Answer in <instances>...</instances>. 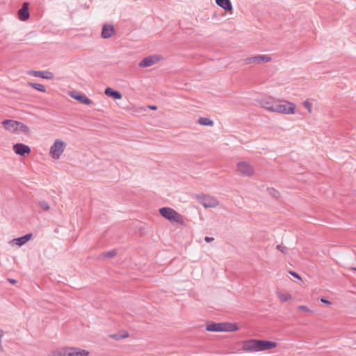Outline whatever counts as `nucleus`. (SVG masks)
Returning a JSON list of instances; mask_svg holds the SVG:
<instances>
[{"label":"nucleus","mask_w":356,"mask_h":356,"mask_svg":"<svg viewBox=\"0 0 356 356\" xmlns=\"http://www.w3.org/2000/svg\"><path fill=\"white\" fill-rule=\"evenodd\" d=\"M159 213L173 225H182L184 224V217L177 211L170 207L159 209Z\"/></svg>","instance_id":"nucleus-1"},{"label":"nucleus","mask_w":356,"mask_h":356,"mask_svg":"<svg viewBox=\"0 0 356 356\" xmlns=\"http://www.w3.org/2000/svg\"><path fill=\"white\" fill-rule=\"evenodd\" d=\"M206 330L209 332H234L238 330L236 324L225 323H212L207 325Z\"/></svg>","instance_id":"nucleus-2"},{"label":"nucleus","mask_w":356,"mask_h":356,"mask_svg":"<svg viewBox=\"0 0 356 356\" xmlns=\"http://www.w3.org/2000/svg\"><path fill=\"white\" fill-rule=\"evenodd\" d=\"M66 145V143L62 140H56L50 148L49 154L54 159H58L63 153Z\"/></svg>","instance_id":"nucleus-3"},{"label":"nucleus","mask_w":356,"mask_h":356,"mask_svg":"<svg viewBox=\"0 0 356 356\" xmlns=\"http://www.w3.org/2000/svg\"><path fill=\"white\" fill-rule=\"evenodd\" d=\"M236 170L243 177H252L254 174V167L247 161H240L236 165Z\"/></svg>","instance_id":"nucleus-4"},{"label":"nucleus","mask_w":356,"mask_h":356,"mask_svg":"<svg viewBox=\"0 0 356 356\" xmlns=\"http://www.w3.org/2000/svg\"><path fill=\"white\" fill-rule=\"evenodd\" d=\"M296 112V105L294 103L285 100L281 103L279 113L290 115L294 114Z\"/></svg>","instance_id":"nucleus-5"},{"label":"nucleus","mask_w":356,"mask_h":356,"mask_svg":"<svg viewBox=\"0 0 356 356\" xmlns=\"http://www.w3.org/2000/svg\"><path fill=\"white\" fill-rule=\"evenodd\" d=\"M159 60L160 57L159 56L151 55L144 58L141 61H140L138 67L140 68L149 67L157 63Z\"/></svg>","instance_id":"nucleus-6"},{"label":"nucleus","mask_w":356,"mask_h":356,"mask_svg":"<svg viewBox=\"0 0 356 356\" xmlns=\"http://www.w3.org/2000/svg\"><path fill=\"white\" fill-rule=\"evenodd\" d=\"M242 350L248 353L258 352V339L244 341L242 344Z\"/></svg>","instance_id":"nucleus-7"},{"label":"nucleus","mask_w":356,"mask_h":356,"mask_svg":"<svg viewBox=\"0 0 356 356\" xmlns=\"http://www.w3.org/2000/svg\"><path fill=\"white\" fill-rule=\"evenodd\" d=\"M271 60V58L266 55H258L256 56L247 58L243 60L245 64H251V63H268Z\"/></svg>","instance_id":"nucleus-8"},{"label":"nucleus","mask_w":356,"mask_h":356,"mask_svg":"<svg viewBox=\"0 0 356 356\" xmlns=\"http://www.w3.org/2000/svg\"><path fill=\"white\" fill-rule=\"evenodd\" d=\"M204 208H214L219 204L218 201L213 197L204 195L200 200Z\"/></svg>","instance_id":"nucleus-9"},{"label":"nucleus","mask_w":356,"mask_h":356,"mask_svg":"<svg viewBox=\"0 0 356 356\" xmlns=\"http://www.w3.org/2000/svg\"><path fill=\"white\" fill-rule=\"evenodd\" d=\"M28 74L40 77L44 79L51 80L54 79V74L49 71H34L30 70L27 72Z\"/></svg>","instance_id":"nucleus-10"},{"label":"nucleus","mask_w":356,"mask_h":356,"mask_svg":"<svg viewBox=\"0 0 356 356\" xmlns=\"http://www.w3.org/2000/svg\"><path fill=\"white\" fill-rule=\"evenodd\" d=\"M277 346L276 342L258 339V352L268 350L277 347Z\"/></svg>","instance_id":"nucleus-11"},{"label":"nucleus","mask_w":356,"mask_h":356,"mask_svg":"<svg viewBox=\"0 0 356 356\" xmlns=\"http://www.w3.org/2000/svg\"><path fill=\"white\" fill-rule=\"evenodd\" d=\"M13 149L15 154L20 156H24L25 154H28L31 152V148L23 143H17L14 145Z\"/></svg>","instance_id":"nucleus-12"},{"label":"nucleus","mask_w":356,"mask_h":356,"mask_svg":"<svg viewBox=\"0 0 356 356\" xmlns=\"http://www.w3.org/2000/svg\"><path fill=\"white\" fill-rule=\"evenodd\" d=\"M3 127L13 133H17V126L19 125V122L13 120H5L2 122Z\"/></svg>","instance_id":"nucleus-13"},{"label":"nucleus","mask_w":356,"mask_h":356,"mask_svg":"<svg viewBox=\"0 0 356 356\" xmlns=\"http://www.w3.org/2000/svg\"><path fill=\"white\" fill-rule=\"evenodd\" d=\"M70 96L72 98H73V99L77 100L78 102H79L83 104H86V105H90L92 103V102L89 98H88L86 96H85L76 91L71 92L70 93Z\"/></svg>","instance_id":"nucleus-14"},{"label":"nucleus","mask_w":356,"mask_h":356,"mask_svg":"<svg viewBox=\"0 0 356 356\" xmlns=\"http://www.w3.org/2000/svg\"><path fill=\"white\" fill-rule=\"evenodd\" d=\"M66 356H88L89 352L77 348H66Z\"/></svg>","instance_id":"nucleus-15"},{"label":"nucleus","mask_w":356,"mask_h":356,"mask_svg":"<svg viewBox=\"0 0 356 356\" xmlns=\"http://www.w3.org/2000/svg\"><path fill=\"white\" fill-rule=\"evenodd\" d=\"M277 99H275L272 97H266L260 101V104L264 108L268 111H271V109L274 106V104Z\"/></svg>","instance_id":"nucleus-16"},{"label":"nucleus","mask_w":356,"mask_h":356,"mask_svg":"<svg viewBox=\"0 0 356 356\" xmlns=\"http://www.w3.org/2000/svg\"><path fill=\"white\" fill-rule=\"evenodd\" d=\"M32 237L31 234H27L22 237L13 239L10 243L13 245L22 246L26 243Z\"/></svg>","instance_id":"nucleus-17"},{"label":"nucleus","mask_w":356,"mask_h":356,"mask_svg":"<svg viewBox=\"0 0 356 356\" xmlns=\"http://www.w3.org/2000/svg\"><path fill=\"white\" fill-rule=\"evenodd\" d=\"M19 19L22 21H26L29 18V3L24 2L21 9L18 11Z\"/></svg>","instance_id":"nucleus-18"},{"label":"nucleus","mask_w":356,"mask_h":356,"mask_svg":"<svg viewBox=\"0 0 356 356\" xmlns=\"http://www.w3.org/2000/svg\"><path fill=\"white\" fill-rule=\"evenodd\" d=\"M114 33V27L112 25L105 24L103 26L101 35L103 38H111Z\"/></svg>","instance_id":"nucleus-19"},{"label":"nucleus","mask_w":356,"mask_h":356,"mask_svg":"<svg viewBox=\"0 0 356 356\" xmlns=\"http://www.w3.org/2000/svg\"><path fill=\"white\" fill-rule=\"evenodd\" d=\"M216 3L225 11H232L233 9L230 0H216Z\"/></svg>","instance_id":"nucleus-20"},{"label":"nucleus","mask_w":356,"mask_h":356,"mask_svg":"<svg viewBox=\"0 0 356 356\" xmlns=\"http://www.w3.org/2000/svg\"><path fill=\"white\" fill-rule=\"evenodd\" d=\"M105 95L111 97L115 99H120L122 97V94L117 90H114L111 88H106L104 91Z\"/></svg>","instance_id":"nucleus-21"},{"label":"nucleus","mask_w":356,"mask_h":356,"mask_svg":"<svg viewBox=\"0 0 356 356\" xmlns=\"http://www.w3.org/2000/svg\"><path fill=\"white\" fill-rule=\"evenodd\" d=\"M129 332L126 330H121L118 333L115 334H111L108 335L109 338L113 339L116 341H119L122 339H125L129 337Z\"/></svg>","instance_id":"nucleus-22"},{"label":"nucleus","mask_w":356,"mask_h":356,"mask_svg":"<svg viewBox=\"0 0 356 356\" xmlns=\"http://www.w3.org/2000/svg\"><path fill=\"white\" fill-rule=\"evenodd\" d=\"M66 348H58L50 353L49 356H66Z\"/></svg>","instance_id":"nucleus-23"},{"label":"nucleus","mask_w":356,"mask_h":356,"mask_svg":"<svg viewBox=\"0 0 356 356\" xmlns=\"http://www.w3.org/2000/svg\"><path fill=\"white\" fill-rule=\"evenodd\" d=\"M28 85L31 86L33 88L38 90V91H40V92H46L45 87L43 85L40 84V83L29 82Z\"/></svg>","instance_id":"nucleus-24"},{"label":"nucleus","mask_w":356,"mask_h":356,"mask_svg":"<svg viewBox=\"0 0 356 356\" xmlns=\"http://www.w3.org/2000/svg\"><path fill=\"white\" fill-rule=\"evenodd\" d=\"M277 296L282 302H287L291 299V296L289 293H282L280 292H277Z\"/></svg>","instance_id":"nucleus-25"},{"label":"nucleus","mask_w":356,"mask_h":356,"mask_svg":"<svg viewBox=\"0 0 356 356\" xmlns=\"http://www.w3.org/2000/svg\"><path fill=\"white\" fill-rule=\"evenodd\" d=\"M284 102V99H277L276 100L275 103L274 104V106L272 108L270 112H274V113H279L280 108V104H281V103H283Z\"/></svg>","instance_id":"nucleus-26"},{"label":"nucleus","mask_w":356,"mask_h":356,"mask_svg":"<svg viewBox=\"0 0 356 356\" xmlns=\"http://www.w3.org/2000/svg\"><path fill=\"white\" fill-rule=\"evenodd\" d=\"M199 124L204 126H212L213 122L207 118H200L198 120Z\"/></svg>","instance_id":"nucleus-27"},{"label":"nucleus","mask_w":356,"mask_h":356,"mask_svg":"<svg viewBox=\"0 0 356 356\" xmlns=\"http://www.w3.org/2000/svg\"><path fill=\"white\" fill-rule=\"evenodd\" d=\"M17 132L28 134L29 132V128L24 124L19 122V125L17 126Z\"/></svg>","instance_id":"nucleus-28"},{"label":"nucleus","mask_w":356,"mask_h":356,"mask_svg":"<svg viewBox=\"0 0 356 356\" xmlns=\"http://www.w3.org/2000/svg\"><path fill=\"white\" fill-rule=\"evenodd\" d=\"M38 206L43 211H48L50 209L49 204L46 201L39 202Z\"/></svg>","instance_id":"nucleus-29"},{"label":"nucleus","mask_w":356,"mask_h":356,"mask_svg":"<svg viewBox=\"0 0 356 356\" xmlns=\"http://www.w3.org/2000/svg\"><path fill=\"white\" fill-rule=\"evenodd\" d=\"M302 105L308 111L309 113H312V104L309 100L304 101Z\"/></svg>","instance_id":"nucleus-30"},{"label":"nucleus","mask_w":356,"mask_h":356,"mask_svg":"<svg viewBox=\"0 0 356 356\" xmlns=\"http://www.w3.org/2000/svg\"><path fill=\"white\" fill-rule=\"evenodd\" d=\"M116 254H117L116 250H110V251H108L106 252H104L103 254V256L106 257L112 258V257H115Z\"/></svg>","instance_id":"nucleus-31"},{"label":"nucleus","mask_w":356,"mask_h":356,"mask_svg":"<svg viewBox=\"0 0 356 356\" xmlns=\"http://www.w3.org/2000/svg\"><path fill=\"white\" fill-rule=\"evenodd\" d=\"M269 192L274 197L278 198L280 193L277 191L274 188H270L269 189Z\"/></svg>","instance_id":"nucleus-32"},{"label":"nucleus","mask_w":356,"mask_h":356,"mask_svg":"<svg viewBox=\"0 0 356 356\" xmlns=\"http://www.w3.org/2000/svg\"><path fill=\"white\" fill-rule=\"evenodd\" d=\"M276 249L280 252H282V253H286V250H287V248L284 246H282V245H277L276 246Z\"/></svg>","instance_id":"nucleus-33"},{"label":"nucleus","mask_w":356,"mask_h":356,"mask_svg":"<svg viewBox=\"0 0 356 356\" xmlns=\"http://www.w3.org/2000/svg\"><path fill=\"white\" fill-rule=\"evenodd\" d=\"M3 335H4V332L3 331V330L0 329V351L3 350V346L1 345V339L3 337Z\"/></svg>","instance_id":"nucleus-34"},{"label":"nucleus","mask_w":356,"mask_h":356,"mask_svg":"<svg viewBox=\"0 0 356 356\" xmlns=\"http://www.w3.org/2000/svg\"><path fill=\"white\" fill-rule=\"evenodd\" d=\"M298 309L299 310H302V311H304V312H310V309L306 307V306H304V305H300L298 307Z\"/></svg>","instance_id":"nucleus-35"},{"label":"nucleus","mask_w":356,"mask_h":356,"mask_svg":"<svg viewBox=\"0 0 356 356\" xmlns=\"http://www.w3.org/2000/svg\"><path fill=\"white\" fill-rule=\"evenodd\" d=\"M213 240H214V238H212V237H209V236H206V237L204 238V241H205L206 242H207V243L212 242Z\"/></svg>","instance_id":"nucleus-36"},{"label":"nucleus","mask_w":356,"mask_h":356,"mask_svg":"<svg viewBox=\"0 0 356 356\" xmlns=\"http://www.w3.org/2000/svg\"><path fill=\"white\" fill-rule=\"evenodd\" d=\"M321 302H323V303H325V304H327V305H330L331 304V302L329 300H326V299H325L323 298H321Z\"/></svg>","instance_id":"nucleus-37"},{"label":"nucleus","mask_w":356,"mask_h":356,"mask_svg":"<svg viewBox=\"0 0 356 356\" xmlns=\"http://www.w3.org/2000/svg\"><path fill=\"white\" fill-rule=\"evenodd\" d=\"M290 274L292 275L293 277H297L298 279H300V277L298 275V273H295V272H293V271H290Z\"/></svg>","instance_id":"nucleus-38"},{"label":"nucleus","mask_w":356,"mask_h":356,"mask_svg":"<svg viewBox=\"0 0 356 356\" xmlns=\"http://www.w3.org/2000/svg\"><path fill=\"white\" fill-rule=\"evenodd\" d=\"M8 281L9 282L12 283V284H15L17 282V281L15 280H13V279H8Z\"/></svg>","instance_id":"nucleus-39"},{"label":"nucleus","mask_w":356,"mask_h":356,"mask_svg":"<svg viewBox=\"0 0 356 356\" xmlns=\"http://www.w3.org/2000/svg\"><path fill=\"white\" fill-rule=\"evenodd\" d=\"M150 109H152V110H156V106H149Z\"/></svg>","instance_id":"nucleus-40"},{"label":"nucleus","mask_w":356,"mask_h":356,"mask_svg":"<svg viewBox=\"0 0 356 356\" xmlns=\"http://www.w3.org/2000/svg\"><path fill=\"white\" fill-rule=\"evenodd\" d=\"M353 270H356V268H353Z\"/></svg>","instance_id":"nucleus-41"}]
</instances>
